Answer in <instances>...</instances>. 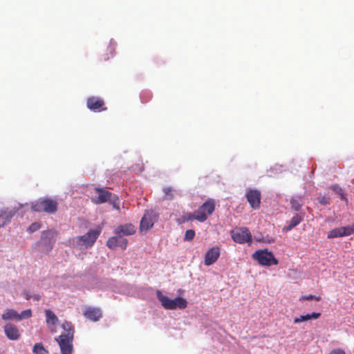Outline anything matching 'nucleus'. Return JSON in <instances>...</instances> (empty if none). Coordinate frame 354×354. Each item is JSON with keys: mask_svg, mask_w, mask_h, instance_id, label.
I'll use <instances>...</instances> for the list:
<instances>
[{"mask_svg": "<svg viewBox=\"0 0 354 354\" xmlns=\"http://www.w3.org/2000/svg\"><path fill=\"white\" fill-rule=\"evenodd\" d=\"M95 192L97 196L92 197L91 201L95 204H102L109 201L111 198L112 193L104 188H96Z\"/></svg>", "mask_w": 354, "mask_h": 354, "instance_id": "1a4fd4ad", "label": "nucleus"}, {"mask_svg": "<svg viewBox=\"0 0 354 354\" xmlns=\"http://www.w3.org/2000/svg\"><path fill=\"white\" fill-rule=\"evenodd\" d=\"M155 214L153 212H147L145 214L140 221V231H147L151 228L154 224Z\"/></svg>", "mask_w": 354, "mask_h": 354, "instance_id": "f8f14e48", "label": "nucleus"}, {"mask_svg": "<svg viewBox=\"0 0 354 354\" xmlns=\"http://www.w3.org/2000/svg\"><path fill=\"white\" fill-rule=\"evenodd\" d=\"M246 198L253 209H258L261 203V192L257 189H250L246 194Z\"/></svg>", "mask_w": 354, "mask_h": 354, "instance_id": "9b49d317", "label": "nucleus"}, {"mask_svg": "<svg viewBox=\"0 0 354 354\" xmlns=\"http://www.w3.org/2000/svg\"><path fill=\"white\" fill-rule=\"evenodd\" d=\"M195 236V231L193 230H187L185 232V234L184 236L185 241H191L194 239Z\"/></svg>", "mask_w": 354, "mask_h": 354, "instance_id": "c756f323", "label": "nucleus"}, {"mask_svg": "<svg viewBox=\"0 0 354 354\" xmlns=\"http://www.w3.org/2000/svg\"><path fill=\"white\" fill-rule=\"evenodd\" d=\"M32 297L33 298V299H35L36 301H39L40 299V296L38 295H35L32 296Z\"/></svg>", "mask_w": 354, "mask_h": 354, "instance_id": "4c0bfd02", "label": "nucleus"}, {"mask_svg": "<svg viewBox=\"0 0 354 354\" xmlns=\"http://www.w3.org/2000/svg\"><path fill=\"white\" fill-rule=\"evenodd\" d=\"M1 318L4 321L16 320L18 321V313L12 308H7L1 315Z\"/></svg>", "mask_w": 354, "mask_h": 354, "instance_id": "aec40b11", "label": "nucleus"}, {"mask_svg": "<svg viewBox=\"0 0 354 354\" xmlns=\"http://www.w3.org/2000/svg\"><path fill=\"white\" fill-rule=\"evenodd\" d=\"M100 234V230H90L82 236L73 237L70 241L73 247L85 249L92 247Z\"/></svg>", "mask_w": 354, "mask_h": 354, "instance_id": "f03ea898", "label": "nucleus"}, {"mask_svg": "<svg viewBox=\"0 0 354 354\" xmlns=\"http://www.w3.org/2000/svg\"><path fill=\"white\" fill-rule=\"evenodd\" d=\"M330 189L335 192L340 197V198L343 201H346L345 194L343 189L339 187L337 185H335L330 187Z\"/></svg>", "mask_w": 354, "mask_h": 354, "instance_id": "cd10ccee", "label": "nucleus"}, {"mask_svg": "<svg viewBox=\"0 0 354 354\" xmlns=\"http://www.w3.org/2000/svg\"><path fill=\"white\" fill-rule=\"evenodd\" d=\"M302 299L303 300H312V299H315L316 301H319L321 299V297H317V296H315V295H308L304 296L302 297Z\"/></svg>", "mask_w": 354, "mask_h": 354, "instance_id": "72a5a7b5", "label": "nucleus"}, {"mask_svg": "<svg viewBox=\"0 0 354 354\" xmlns=\"http://www.w3.org/2000/svg\"><path fill=\"white\" fill-rule=\"evenodd\" d=\"M328 354H346V353L342 348H335L332 350Z\"/></svg>", "mask_w": 354, "mask_h": 354, "instance_id": "f704fd0d", "label": "nucleus"}, {"mask_svg": "<svg viewBox=\"0 0 354 354\" xmlns=\"http://www.w3.org/2000/svg\"><path fill=\"white\" fill-rule=\"evenodd\" d=\"M196 220V212L194 214H192L190 212H187L183 214L180 218L178 219V223H184L185 222Z\"/></svg>", "mask_w": 354, "mask_h": 354, "instance_id": "a878e982", "label": "nucleus"}, {"mask_svg": "<svg viewBox=\"0 0 354 354\" xmlns=\"http://www.w3.org/2000/svg\"><path fill=\"white\" fill-rule=\"evenodd\" d=\"M62 328L64 332L56 338L55 340L59 346L62 354H72L73 351L74 327L71 322H64L62 324Z\"/></svg>", "mask_w": 354, "mask_h": 354, "instance_id": "f257e3e1", "label": "nucleus"}, {"mask_svg": "<svg viewBox=\"0 0 354 354\" xmlns=\"http://www.w3.org/2000/svg\"><path fill=\"white\" fill-rule=\"evenodd\" d=\"M232 240L237 243H248L251 245L252 242V236L249 229L247 227L236 228L231 232Z\"/></svg>", "mask_w": 354, "mask_h": 354, "instance_id": "39448f33", "label": "nucleus"}, {"mask_svg": "<svg viewBox=\"0 0 354 354\" xmlns=\"http://www.w3.org/2000/svg\"><path fill=\"white\" fill-rule=\"evenodd\" d=\"M115 234L124 236L131 235L133 234V226L131 224H125L118 226L115 231Z\"/></svg>", "mask_w": 354, "mask_h": 354, "instance_id": "6ab92c4d", "label": "nucleus"}, {"mask_svg": "<svg viewBox=\"0 0 354 354\" xmlns=\"http://www.w3.org/2000/svg\"><path fill=\"white\" fill-rule=\"evenodd\" d=\"M301 217L298 214L294 216L290 221V223L288 226L283 227V230L290 231L295 227H296L301 221Z\"/></svg>", "mask_w": 354, "mask_h": 354, "instance_id": "393cba45", "label": "nucleus"}, {"mask_svg": "<svg viewBox=\"0 0 354 354\" xmlns=\"http://www.w3.org/2000/svg\"><path fill=\"white\" fill-rule=\"evenodd\" d=\"M171 305L174 306V309H184L187 306V301L183 297H176L171 300Z\"/></svg>", "mask_w": 354, "mask_h": 354, "instance_id": "5701e85b", "label": "nucleus"}, {"mask_svg": "<svg viewBox=\"0 0 354 354\" xmlns=\"http://www.w3.org/2000/svg\"><path fill=\"white\" fill-rule=\"evenodd\" d=\"M83 314L86 319L92 322H97L102 317L101 310L93 307H86Z\"/></svg>", "mask_w": 354, "mask_h": 354, "instance_id": "f3484780", "label": "nucleus"}, {"mask_svg": "<svg viewBox=\"0 0 354 354\" xmlns=\"http://www.w3.org/2000/svg\"><path fill=\"white\" fill-rule=\"evenodd\" d=\"M215 209L214 201L208 200L205 202L196 211V220L204 222L207 216L213 213Z\"/></svg>", "mask_w": 354, "mask_h": 354, "instance_id": "423d86ee", "label": "nucleus"}, {"mask_svg": "<svg viewBox=\"0 0 354 354\" xmlns=\"http://www.w3.org/2000/svg\"><path fill=\"white\" fill-rule=\"evenodd\" d=\"M106 245L111 250H115L118 248L125 250L127 245V240L122 235L115 234L108 239Z\"/></svg>", "mask_w": 354, "mask_h": 354, "instance_id": "6e6552de", "label": "nucleus"}, {"mask_svg": "<svg viewBox=\"0 0 354 354\" xmlns=\"http://www.w3.org/2000/svg\"><path fill=\"white\" fill-rule=\"evenodd\" d=\"M157 298L160 301L164 308L167 310H174V306L171 305V300L168 297L162 294L161 291L158 290L156 292Z\"/></svg>", "mask_w": 354, "mask_h": 354, "instance_id": "a211bd4d", "label": "nucleus"}, {"mask_svg": "<svg viewBox=\"0 0 354 354\" xmlns=\"http://www.w3.org/2000/svg\"><path fill=\"white\" fill-rule=\"evenodd\" d=\"M32 352L34 354H49L48 351L41 343H37L34 345Z\"/></svg>", "mask_w": 354, "mask_h": 354, "instance_id": "bb28decb", "label": "nucleus"}, {"mask_svg": "<svg viewBox=\"0 0 354 354\" xmlns=\"http://www.w3.org/2000/svg\"><path fill=\"white\" fill-rule=\"evenodd\" d=\"M291 207L295 211H299L304 204L303 198L300 196H294L290 199Z\"/></svg>", "mask_w": 354, "mask_h": 354, "instance_id": "b1692460", "label": "nucleus"}, {"mask_svg": "<svg viewBox=\"0 0 354 354\" xmlns=\"http://www.w3.org/2000/svg\"><path fill=\"white\" fill-rule=\"evenodd\" d=\"M252 258L257 261L259 264L263 266H277L278 260L274 257L273 253L268 249L258 250L252 254Z\"/></svg>", "mask_w": 354, "mask_h": 354, "instance_id": "20e7f679", "label": "nucleus"}, {"mask_svg": "<svg viewBox=\"0 0 354 354\" xmlns=\"http://www.w3.org/2000/svg\"><path fill=\"white\" fill-rule=\"evenodd\" d=\"M32 317V310L27 309L23 310L20 314L18 313V321H21L24 319H28Z\"/></svg>", "mask_w": 354, "mask_h": 354, "instance_id": "c85d7f7f", "label": "nucleus"}, {"mask_svg": "<svg viewBox=\"0 0 354 354\" xmlns=\"http://www.w3.org/2000/svg\"><path fill=\"white\" fill-rule=\"evenodd\" d=\"M31 209L37 212L55 214L58 209V202L50 198H41L32 204Z\"/></svg>", "mask_w": 354, "mask_h": 354, "instance_id": "7ed1b4c3", "label": "nucleus"}, {"mask_svg": "<svg viewBox=\"0 0 354 354\" xmlns=\"http://www.w3.org/2000/svg\"><path fill=\"white\" fill-rule=\"evenodd\" d=\"M354 234V224L351 226L336 227L328 232L327 238L335 239L350 236Z\"/></svg>", "mask_w": 354, "mask_h": 354, "instance_id": "0eeeda50", "label": "nucleus"}, {"mask_svg": "<svg viewBox=\"0 0 354 354\" xmlns=\"http://www.w3.org/2000/svg\"><path fill=\"white\" fill-rule=\"evenodd\" d=\"M24 295L27 300H29L32 297L31 295H29V293L26 291L24 292Z\"/></svg>", "mask_w": 354, "mask_h": 354, "instance_id": "e433bc0d", "label": "nucleus"}, {"mask_svg": "<svg viewBox=\"0 0 354 354\" xmlns=\"http://www.w3.org/2000/svg\"><path fill=\"white\" fill-rule=\"evenodd\" d=\"M220 256V248L218 246L212 247L209 249L204 258L205 266H210L215 263Z\"/></svg>", "mask_w": 354, "mask_h": 354, "instance_id": "ddd939ff", "label": "nucleus"}, {"mask_svg": "<svg viewBox=\"0 0 354 354\" xmlns=\"http://www.w3.org/2000/svg\"><path fill=\"white\" fill-rule=\"evenodd\" d=\"M319 203L322 205H326L330 203V198L326 196L318 197Z\"/></svg>", "mask_w": 354, "mask_h": 354, "instance_id": "473e14b6", "label": "nucleus"}, {"mask_svg": "<svg viewBox=\"0 0 354 354\" xmlns=\"http://www.w3.org/2000/svg\"><path fill=\"white\" fill-rule=\"evenodd\" d=\"M46 322L48 325H56L58 322L57 315L50 309L45 310Z\"/></svg>", "mask_w": 354, "mask_h": 354, "instance_id": "4be33fe9", "label": "nucleus"}, {"mask_svg": "<svg viewBox=\"0 0 354 354\" xmlns=\"http://www.w3.org/2000/svg\"><path fill=\"white\" fill-rule=\"evenodd\" d=\"M87 107L93 111H102L106 109L103 100L98 97H90L86 100Z\"/></svg>", "mask_w": 354, "mask_h": 354, "instance_id": "9d476101", "label": "nucleus"}, {"mask_svg": "<svg viewBox=\"0 0 354 354\" xmlns=\"http://www.w3.org/2000/svg\"><path fill=\"white\" fill-rule=\"evenodd\" d=\"M109 59V56H106V55H104V60H107V59Z\"/></svg>", "mask_w": 354, "mask_h": 354, "instance_id": "58836bf2", "label": "nucleus"}, {"mask_svg": "<svg viewBox=\"0 0 354 354\" xmlns=\"http://www.w3.org/2000/svg\"><path fill=\"white\" fill-rule=\"evenodd\" d=\"M6 336L10 340H17L19 339L21 334L15 325L12 324H7L3 327Z\"/></svg>", "mask_w": 354, "mask_h": 354, "instance_id": "4468645a", "label": "nucleus"}, {"mask_svg": "<svg viewBox=\"0 0 354 354\" xmlns=\"http://www.w3.org/2000/svg\"><path fill=\"white\" fill-rule=\"evenodd\" d=\"M163 192L165 194L164 198L166 200H171L174 198L172 192L173 189L171 187H165L163 189Z\"/></svg>", "mask_w": 354, "mask_h": 354, "instance_id": "7c9ffc66", "label": "nucleus"}, {"mask_svg": "<svg viewBox=\"0 0 354 354\" xmlns=\"http://www.w3.org/2000/svg\"><path fill=\"white\" fill-rule=\"evenodd\" d=\"M41 224L38 222H35L32 223L28 228V232L30 233H33L41 228Z\"/></svg>", "mask_w": 354, "mask_h": 354, "instance_id": "2f4dec72", "label": "nucleus"}, {"mask_svg": "<svg viewBox=\"0 0 354 354\" xmlns=\"http://www.w3.org/2000/svg\"><path fill=\"white\" fill-rule=\"evenodd\" d=\"M107 50L110 53L111 57H113L115 51L114 46L112 44H109L107 47Z\"/></svg>", "mask_w": 354, "mask_h": 354, "instance_id": "c9c22d12", "label": "nucleus"}, {"mask_svg": "<svg viewBox=\"0 0 354 354\" xmlns=\"http://www.w3.org/2000/svg\"><path fill=\"white\" fill-rule=\"evenodd\" d=\"M321 316L319 313H312L305 315H300L299 317H295L293 320L294 324H299L300 322H306L311 319H318Z\"/></svg>", "mask_w": 354, "mask_h": 354, "instance_id": "412c9836", "label": "nucleus"}, {"mask_svg": "<svg viewBox=\"0 0 354 354\" xmlns=\"http://www.w3.org/2000/svg\"><path fill=\"white\" fill-rule=\"evenodd\" d=\"M41 241L46 251H50L55 243L54 233L51 231H44L41 234Z\"/></svg>", "mask_w": 354, "mask_h": 354, "instance_id": "2eb2a0df", "label": "nucleus"}, {"mask_svg": "<svg viewBox=\"0 0 354 354\" xmlns=\"http://www.w3.org/2000/svg\"><path fill=\"white\" fill-rule=\"evenodd\" d=\"M16 212L14 209L8 208L2 209L0 210V228L3 227L9 223L12 218L15 214Z\"/></svg>", "mask_w": 354, "mask_h": 354, "instance_id": "dca6fc26", "label": "nucleus"}]
</instances>
